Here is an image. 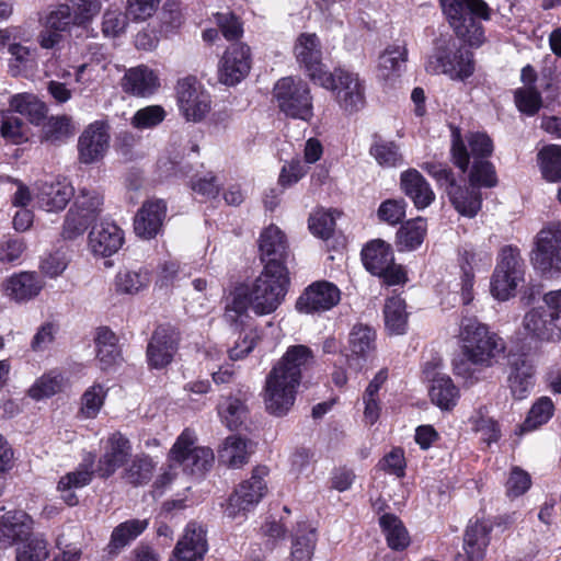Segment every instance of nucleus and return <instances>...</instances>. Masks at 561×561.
Wrapping results in <instances>:
<instances>
[{"mask_svg":"<svg viewBox=\"0 0 561 561\" xmlns=\"http://www.w3.org/2000/svg\"><path fill=\"white\" fill-rule=\"evenodd\" d=\"M362 260L366 270L378 276L389 268L394 257L389 244L381 240H375L363 249Z\"/></svg>","mask_w":561,"mask_h":561,"instance_id":"58836bf2","label":"nucleus"},{"mask_svg":"<svg viewBox=\"0 0 561 561\" xmlns=\"http://www.w3.org/2000/svg\"><path fill=\"white\" fill-rule=\"evenodd\" d=\"M470 153L462 140L454 138L451 147L453 161L462 172L469 165L470 154L473 158L472 169L469 174V182L473 186L493 187L497 183L493 164L486 160L493 151V144L490 137L483 133L471 134L468 137Z\"/></svg>","mask_w":561,"mask_h":561,"instance_id":"7ed1b4c3","label":"nucleus"},{"mask_svg":"<svg viewBox=\"0 0 561 561\" xmlns=\"http://www.w3.org/2000/svg\"><path fill=\"white\" fill-rule=\"evenodd\" d=\"M432 75H445L451 80L465 81L476 70L473 54L451 36L439 37L425 64Z\"/></svg>","mask_w":561,"mask_h":561,"instance_id":"39448f33","label":"nucleus"},{"mask_svg":"<svg viewBox=\"0 0 561 561\" xmlns=\"http://www.w3.org/2000/svg\"><path fill=\"white\" fill-rule=\"evenodd\" d=\"M124 232L114 222L95 225L89 233V247L94 254L111 256L123 245Z\"/></svg>","mask_w":561,"mask_h":561,"instance_id":"a878e982","label":"nucleus"},{"mask_svg":"<svg viewBox=\"0 0 561 561\" xmlns=\"http://www.w3.org/2000/svg\"><path fill=\"white\" fill-rule=\"evenodd\" d=\"M523 328L531 339L561 340V314L547 305L533 308L524 316Z\"/></svg>","mask_w":561,"mask_h":561,"instance_id":"dca6fc26","label":"nucleus"},{"mask_svg":"<svg viewBox=\"0 0 561 561\" xmlns=\"http://www.w3.org/2000/svg\"><path fill=\"white\" fill-rule=\"evenodd\" d=\"M66 3L76 26H84L91 23L102 9L100 0H68Z\"/></svg>","mask_w":561,"mask_h":561,"instance_id":"13d9d810","label":"nucleus"},{"mask_svg":"<svg viewBox=\"0 0 561 561\" xmlns=\"http://www.w3.org/2000/svg\"><path fill=\"white\" fill-rule=\"evenodd\" d=\"M313 352L306 345H291L266 376L264 402L276 416L288 413L296 400L302 373L313 364Z\"/></svg>","mask_w":561,"mask_h":561,"instance_id":"f03ea898","label":"nucleus"},{"mask_svg":"<svg viewBox=\"0 0 561 561\" xmlns=\"http://www.w3.org/2000/svg\"><path fill=\"white\" fill-rule=\"evenodd\" d=\"M219 414L228 428L236 430L247 417V407L242 400L229 397L219 405Z\"/></svg>","mask_w":561,"mask_h":561,"instance_id":"052dcab7","label":"nucleus"},{"mask_svg":"<svg viewBox=\"0 0 561 561\" xmlns=\"http://www.w3.org/2000/svg\"><path fill=\"white\" fill-rule=\"evenodd\" d=\"M175 91L180 113L187 122L198 123L209 113L210 95L195 77L180 79Z\"/></svg>","mask_w":561,"mask_h":561,"instance_id":"4468645a","label":"nucleus"},{"mask_svg":"<svg viewBox=\"0 0 561 561\" xmlns=\"http://www.w3.org/2000/svg\"><path fill=\"white\" fill-rule=\"evenodd\" d=\"M530 262L541 274L561 273V222L543 226L536 236Z\"/></svg>","mask_w":561,"mask_h":561,"instance_id":"9b49d317","label":"nucleus"},{"mask_svg":"<svg viewBox=\"0 0 561 561\" xmlns=\"http://www.w3.org/2000/svg\"><path fill=\"white\" fill-rule=\"evenodd\" d=\"M525 261L517 247L505 245L501 249L491 279V291L499 300L514 296L518 285L524 282Z\"/></svg>","mask_w":561,"mask_h":561,"instance_id":"6e6552de","label":"nucleus"},{"mask_svg":"<svg viewBox=\"0 0 561 561\" xmlns=\"http://www.w3.org/2000/svg\"><path fill=\"white\" fill-rule=\"evenodd\" d=\"M540 169L543 178L550 182L561 181V146L549 145L539 153Z\"/></svg>","mask_w":561,"mask_h":561,"instance_id":"864d4df0","label":"nucleus"},{"mask_svg":"<svg viewBox=\"0 0 561 561\" xmlns=\"http://www.w3.org/2000/svg\"><path fill=\"white\" fill-rule=\"evenodd\" d=\"M400 186L417 209L428 207L435 199V194L428 182L415 169H409L401 173Z\"/></svg>","mask_w":561,"mask_h":561,"instance_id":"7c9ffc66","label":"nucleus"},{"mask_svg":"<svg viewBox=\"0 0 561 561\" xmlns=\"http://www.w3.org/2000/svg\"><path fill=\"white\" fill-rule=\"evenodd\" d=\"M294 56L304 69L308 78L316 84L320 79L328 82L324 64L322 62V49L318 36L314 33H301L294 45Z\"/></svg>","mask_w":561,"mask_h":561,"instance_id":"2eb2a0df","label":"nucleus"},{"mask_svg":"<svg viewBox=\"0 0 561 561\" xmlns=\"http://www.w3.org/2000/svg\"><path fill=\"white\" fill-rule=\"evenodd\" d=\"M388 546L393 550H402L409 545V536L401 520L392 514H383L379 518Z\"/></svg>","mask_w":561,"mask_h":561,"instance_id":"603ef678","label":"nucleus"},{"mask_svg":"<svg viewBox=\"0 0 561 561\" xmlns=\"http://www.w3.org/2000/svg\"><path fill=\"white\" fill-rule=\"evenodd\" d=\"M0 133L4 139L13 144H22L28 138L27 125L10 108L8 112L2 114L0 121Z\"/></svg>","mask_w":561,"mask_h":561,"instance_id":"5fc2aeb1","label":"nucleus"},{"mask_svg":"<svg viewBox=\"0 0 561 561\" xmlns=\"http://www.w3.org/2000/svg\"><path fill=\"white\" fill-rule=\"evenodd\" d=\"M341 291L336 285L320 280L308 286L297 299L296 308L299 312L313 313L332 309L339 304Z\"/></svg>","mask_w":561,"mask_h":561,"instance_id":"6ab92c4d","label":"nucleus"},{"mask_svg":"<svg viewBox=\"0 0 561 561\" xmlns=\"http://www.w3.org/2000/svg\"><path fill=\"white\" fill-rule=\"evenodd\" d=\"M274 98L279 110L287 116L306 122L312 118L313 105L310 88L300 78L279 79L274 87Z\"/></svg>","mask_w":561,"mask_h":561,"instance_id":"9d476101","label":"nucleus"},{"mask_svg":"<svg viewBox=\"0 0 561 561\" xmlns=\"http://www.w3.org/2000/svg\"><path fill=\"white\" fill-rule=\"evenodd\" d=\"M369 154L381 168H400L404 164L400 145L393 140L385 139L378 134L373 135Z\"/></svg>","mask_w":561,"mask_h":561,"instance_id":"4c0bfd02","label":"nucleus"},{"mask_svg":"<svg viewBox=\"0 0 561 561\" xmlns=\"http://www.w3.org/2000/svg\"><path fill=\"white\" fill-rule=\"evenodd\" d=\"M267 473L266 467H256L253 469L251 478L239 484L230 495L225 510V514L229 518L244 517L248 512L259 504L267 491L264 481Z\"/></svg>","mask_w":561,"mask_h":561,"instance_id":"f8f14e48","label":"nucleus"},{"mask_svg":"<svg viewBox=\"0 0 561 561\" xmlns=\"http://www.w3.org/2000/svg\"><path fill=\"white\" fill-rule=\"evenodd\" d=\"M290 559L291 561H311L317 542V528L309 522H299L290 535Z\"/></svg>","mask_w":561,"mask_h":561,"instance_id":"2f4dec72","label":"nucleus"},{"mask_svg":"<svg viewBox=\"0 0 561 561\" xmlns=\"http://www.w3.org/2000/svg\"><path fill=\"white\" fill-rule=\"evenodd\" d=\"M48 557V543L42 536H32L15 550V561H46Z\"/></svg>","mask_w":561,"mask_h":561,"instance_id":"6e6d98bb","label":"nucleus"},{"mask_svg":"<svg viewBox=\"0 0 561 561\" xmlns=\"http://www.w3.org/2000/svg\"><path fill=\"white\" fill-rule=\"evenodd\" d=\"M43 139L50 144L65 141L72 135L71 121L66 115L51 116L43 123Z\"/></svg>","mask_w":561,"mask_h":561,"instance_id":"4d7b16f0","label":"nucleus"},{"mask_svg":"<svg viewBox=\"0 0 561 561\" xmlns=\"http://www.w3.org/2000/svg\"><path fill=\"white\" fill-rule=\"evenodd\" d=\"M195 440L194 432L184 430L170 450V459L182 466L184 471L199 474L211 467L214 453L208 447L195 446Z\"/></svg>","mask_w":561,"mask_h":561,"instance_id":"ddd939ff","label":"nucleus"},{"mask_svg":"<svg viewBox=\"0 0 561 561\" xmlns=\"http://www.w3.org/2000/svg\"><path fill=\"white\" fill-rule=\"evenodd\" d=\"M9 107L24 116L31 124L39 126L47 118V105L33 93H18L10 98Z\"/></svg>","mask_w":561,"mask_h":561,"instance_id":"c9c22d12","label":"nucleus"},{"mask_svg":"<svg viewBox=\"0 0 561 561\" xmlns=\"http://www.w3.org/2000/svg\"><path fill=\"white\" fill-rule=\"evenodd\" d=\"M259 251L264 267L274 265V270H287L289 248L285 233L275 225H270L260 234Z\"/></svg>","mask_w":561,"mask_h":561,"instance_id":"aec40b11","label":"nucleus"},{"mask_svg":"<svg viewBox=\"0 0 561 561\" xmlns=\"http://www.w3.org/2000/svg\"><path fill=\"white\" fill-rule=\"evenodd\" d=\"M348 348L351 351V355L347 356L348 365L356 369L360 368V360H365L376 348L374 329L360 323L354 325L350 333Z\"/></svg>","mask_w":561,"mask_h":561,"instance_id":"c756f323","label":"nucleus"},{"mask_svg":"<svg viewBox=\"0 0 561 561\" xmlns=\"http://www.w3.org/2000/svg\"><path fill=\"white\" fill-rule=\"evenodd\" d=\"M473 428L481 433L482 438L489 445L496 443L501 437V431L496 421L482 414L478 411L476 415L471 416Z\"/></svg>","mask_w":561,"mask_h":561,"instance_id":"338daca9","label":"nucleus"},{"mask_svg":"<svg viewBox=\"0 0 561 561\" xmlns=\"http://www.w3.org/2000/svg\"><path fill=\"white\" fill-rule=\"evenodd\" d=\"M554 412V404L549 397H540L530 408L525 421L516 428V434L535 431L548 423Z\"/></svg>","mask_w":561,"mask_h":561,"instance_id":"c03bdc74","label":"nucleus"},{"mask_svg":"<svg viewBox=\"0 0 561 561\" xmlns=\"http://www.w3.org/2000/svg\"><path fill=\"white\" fill-rule=\"evenodd\" d=\"M493 524L490 520L470 522L463 539V548L470 561H481L491 540Z\"/></svg>","mask_w":561,"mask_h":561,"instance_id":"473e14b6","label":"nucleus"},{"mask_svg":"<svg viewBox=\"0 0 561 561\" xmlns=\"http://www.w3.org/2000/svg\"><path fill=\"white\" fill-rule=\"evenodd\" d=\"M328 82L320 79L316 84L332 91L339 106L347 112L355 113L365 105V84L355 72L343 68H335L333 72L325 73Z\"/></svg>","mask_w":561,"mask_h":561,"instance_id":"1a4fd4ad","label":"nucleus"},{"mask_svg":"<svg viewBox=\"0 0 561 561\" xmlns=\"http://www.w3.org/2000/svg\"><path fill=\"white\" fill-rule=\"evenodd\" d=\"M444 14L456 35L471 47L485 42L482 24L476 18L490 19V8L483 0H440Z\"/></svg>","mask_w":561,"mask_h":561,"instance_id":"20e7f679","label":"nucleus"},{"mask_svg":"<svg viewBox=\"0 0 561 561\" xmlns=\"http://www.w3.org/2000/svg\"><path fill=\"white\" fill-rule=\"evenodd\" d=\"M427 225L424 218L417 217L403 224L397 232V247L400 251H412L419 248L426 234Z\"/></svg>","mask_w":561,"mask_h":561,"instance_id":"a18cd8bd","label":"nucleus"},{"mask_svg":"<svg viewBox=\"0 0 561 561\" xmlns=\"http://www.w3.org/2000/svg\"><path fill=\"white\" fill-rule=\"evenodd\" d=\"M517 108L528 115H535L542 105L541 94L531 87L519 88L514 93Z\"/></svg>","mask_w":561,"mask_h":561,"instance_id":"e2e57ef3","label":"nucleus"},{"mask_svg":"<svg viewBox=\"0 0 561 561\" xmlns=\"http://www.w3.org/2000/svg\"><path fill=\"white\" fill-rule=\"evenodd\" d=\"M103 195L95 188H80L71 209L93 221L102 211Z\"/></svg>","mask_w":561,"mask_h":561,"instance_id":"8fccbe9b","label":"nucleus"},{"mask_svg":"<svg viewBox=\"0 0 561 561\" xmlns=\"http://www.w3.org/2000/svg\"><path fill=\"white\" fill-rule=\"evenodd\" d=\"M289 284L287 270H274V265L264 267L249 287L250 305L257 316L274 312L283 302Z\"/></svg>","mask_w":561,"mask_h":561,"instance_id":"423d86ee","label":"nucleus"},{"mask_svg":"<svg viewBox=\"0 0 561 561\" xmlns=\"http://www.w3.org/2000/svg\"><path fill=\"white\" fill-rule=\"evenodd\" d=\"M127 12L123 13L119 10H106L102 18V34L108 38L118 37L126 30Z\"/></svg>","mask_w":561,"mask_h":561,"instance_id":"69168bd1","label":"nucleus"},{"mask_svg":"<svg viewBox=\"0 0 561 561\" xmlns=\"http://www.w3.org/2000/svg\"><path fill=\"white\" fill-rule=\"evenodd\" d=\"M248 458L249 453L244 438L231 435L225 439L224 446L219 451L220 461L231 468H240L248 462Z\"/></svg>","mask_w":561,"mask_h":561,"instance_id":"de8ad7c7","label":"nucleus"},{"mask_svg":"<svg viewBox=\"0 0 561 561\" xmlns=\"http://www.w3.org/2000/svg\"><path fill=\"white\" fill-rule=\"evenodd\" d=\"M165 111L160 105H149L139 108L131 118V125L137 129L153 128L165 118Z\"/></svg>","mask_w":561,"mask_h":561,"instance_id":"680f3d73","label":"nucleus"},{"mask_svg":"<svg viewBox=\"0 0 561 561\" xmlns=\"http://www.w3.org/2000/svg\"><path fill=\"white\" fill-rule=\"evenodd\" d=\"M32 519L23 511H11L0 519V546L5 548L31 538Z\"/></svg>","mask_w":561,"mask_h":561,"instance_id":"bb28decb","label":"nucleus"},{"mask_svg":"<svg viewBox=\"0 0 561 561\" xmlns=\"http://www.w3.org/2000/svg\"><path fill=\"white\" fill-rule=\"evenodd\" d=\"M251 69V50L243 43H233L227 47L219 62V78L226 85L241 82Z\"/></svg>","mask_w":561,"mask_h":561,"instance_id":"f3484780","label":"nucleus"},{"mask_svg":"<svg viewBox=\"0 0 561 561\" xmlns=\"http://www.w3.org/2000/svg\"><path fill=\"white\" fill-rule=\"evenodd\" d=\"M208 550L206 530L196 523H188L175 545L169 561H199Z\"/></svg>","mask_w":561,"mask_h":561,"instance_id":"5701e85b","label":"nucleus"},{"mask_svg":"<svg viewBox=\"0 0 561 561\" xmlns=\"http://www.w3.org/2000/svg\"><path fill=\"white\" fill-rule=\"evenodd\" d=\"M123 87L126 92L134 95L148 96L159 88V78L153 70L141 65L125 73Z\"/></svg>","mask_w":561,"mask_h":561,"instance_id":"e433bc0d","label":"nucleus"},{"mask_svg":"<svg viewBox=\"0 0 561 561\" xmlns=\"http://www.w3.org/2000/svg\"><path fill=\"white\" fill-rule=\"evenodd\" d=\"M149 283L148 271L123 270L115 277V290L119 294L135 295L146 288Z\"/></svg>","mask_w":561,"mask_h":561,"instance_id":"3c124183","label":"nucleus"},{"mask_svg":"<svg viewBox=\"0 0 561 561\" xmlns=\"http://www.w3.org/2000/svg\"><path fill=\"white\" fill-rule=\"evenodd\" d=\"M106 398V389L101 383L89 387L81 397L80 413L85 419H94L102 409Z\"/></svg>","mask_w":561,"mask_h":561,"instance_id":"bf43d9fd","label":"nucleus"},{"mask_svg":"<svg viewBox=\"0 0 561 561\" xmlns=\"http://www.w3.org/2000/svg\"><path fill=\"white\" fill-rule=\"evenodd\" d=\"M110 126L105 121L88 125L78 140L79 160L91 164L101 160L110 147Z\"/></svg>","mask_w":561,"mask_h":561,"instance_id":"a211bd4d","label":"nucleus"},{"mask_svg":"<svg viewBox=\"0 0 561 561\" xmlns=\"http://www.w3.org/2000/svg\"><path fill=\"white\" fill-rule=\"evenodd\" d=\"M179 333L170 325L158 327L147 346L150 367L160 369L168 366L178 351Z\"/></svg>","mask_w":561,"mask_h":561,"instance_id":"412c9836","label":"nucleus"},{"mask_svg":"<svg viewBox=\"0 0 561 561\" xmlns=\"http://www.w3.org/2000/svg\"><path fill=\"white\" fill-rule=\"evenodd\" d=\"M457 336L460 354L453 360V370L466 386H473L486 378V369L497 363L505 343L477 317H462Z\"/></svg>","mask_w":561,"mask_h":561,"instance_id":"f257e3e1","label":"nucleus"},{"mask_svg":"<svg viewBox=\"0 0 561 561\" xmlns=\"http://www.w3.org/2000/svg\"><path fill=\"white\" fill-rule=\"evenodd\" d=\"M94 457L89 455L82 463L73 471L64 474L57 484V491L60 494V499L68 506H76L79 503V499L76 494V490L82 489L90 484L92 481L94 470Z\"/></svg>","mask_w":561,"mask_h":561,"instance_id":"b1692460","label":"nucleus"},{"mask_svg":"<svg viewBox=\"0 0 561 561\" xmlns=\"http://www.w3.org/2000/svg\"><path fill=\"white\" fill-rule=\"evenodd\" d=\"M508 387L517 400L526 398L535 385V367L524 356L510 360Z\"/></svg>","mask_w":561,"mask_h":561,"instance_id":"c85d7f7f","label":"nucleus"},{"mask_svg":"<svg viewBox=\"0 0 561 561\" xmlns=\"http://www.w3.org/2000/svg\"><path fill=\"white\" fill-rule=\"evenodd\" d=\"M66 385L67 378L65 375L59 369L54 368L38 377L27 393L34 400H42L62 391Z\"/></svg>","mask_w":561,"mask_h":561,"instance_id":"79ce46f5","label":"nucleus"},{"mask_svg":"<svg viewBox=\"0 0 561 561\" xmlns=\"http://www.w3.org/2000/svg\"><path fill=\"white\" fill-rule=\"evenodd\" d=\"M405 301L399 296L390 297L383 307L385 325L390 334H404L408 328Z\"/></svg>","mask_w":561,"mask_h":561,"instance_id":"49530a36","label":"nucleus"},{"mask_svg":"<svg viewBox=\"0 0 561 561\" xmlns=\"http://www.w3.org/2000/svg\"><path fill=\"white\" fill-rule=\"evenodd\" d=\"M148 519H128L117 525L108 542V552L117 554L122 549L128 546L133 540L140 536L148 527Z\"/></svg>","mask_w":561,"mask_h":561,"instance_id":"ea45409f","label":"nucleus"},{"mask_svg":"<svg viewBox=\"0 0 561 561\" xmlns=\"http://www.w3.org/2000/svg\"><path fill=\"white\" fill-rule=\"evenodd\" d=\"M73 193V187L67 182H44L37 186L35 199L39 208L59 211L67 206Z\"/></svg>","mask_w":561,"mask_h":561,"instance_id":"cd10ccee","label":"nucleus"},{"mask_svg":"<svg viewBox=\"0 0 561 561\" xmlns=\"http://www.w3.org/2000/svg\"><path fill=\"white\" fill-rule=\"evenodd\" d=\"M408 50L403 45H393L386 48L379 56L378 77L382 80H391L399 77L407 61Z\"/></svg>","mask_w":561,"mask_h":561,"instance_id":"37998d69","label":"nucleus"},{"mask_svg":"<svg viewBox=\"0 0 561 561\" xmlns=\"http://www.w3.org/2000/svg\"><path fill=\"white\" fill-rule=\"evenodd\" d=\"M335 227L333 213L323 209L316 210L309 217V229L312 234L323 240H328Z\"/></svg>","mask_w":561,"mask_h":561,"instance_id":"0e129e2a","label":"nucleus"},{"mask_svg":"<svg viewBox=\"0 0 561 561\" xmlns=\"http://www.w3.org/2000/svg\"><path fill=\"white\" fill-rule=\"evenodd\" d=\"M43 289V282L36 273L22 272L7 279L5 295L16 301L24 302L35 298Z\"/></svg>","mask_w":561,"mask_h":561,"instance_id":"f704fd0d","label":"nucleus"},{"mask_svg":"<svg viewBox=\"0 0 561 561\" xmlns=\"http://www.w3.org/2000/svg\"><path fill=\"white\" fill-rule=\"evenodd\" d=\"M75 25L72 16L67 3H61L55 9L49 11L45 18V27L53 28L55 31L66 32Z\"/></svg>","mask_w":561,"mask_h":561,"instance_id":"774afa93","label":"nucleus"},{"mask_svg":"<svg viewBox=\"0 0 561 561\" xmlns=\"http://www.w3.org/2000/svg\"><path fill=\"white\" fill-rule=\"evenodd\" d=\"M167 215V204L162 199H149L137 211L134 219L135 233L146 240L154 238L161 230Z\"/></svg>","mask_w":561,"mask_h":561,"instance_id":"393cba45","label":"nucleus"},{"mask_svg":"<svg viewBox=\"0 0 561 561\" xmlns=\"http://www.w3.org/2000/svg\"><path fill=\"white\" fill-rule=\"evenodd\" d=\"M423 169L445 188L453 206L462 216L473 218L482 205V197L478 186H460L456 183L453 171L439 162H426Z\"/></svg>","mask_w":561,"mask_h":561,"instance_id":"0eeeda50","label":"nucleus"},{"mask_svg":"<svg viewBox=\"0 0 561 561\" xmlns=\"http://www.w3.org/2000/svg\"><path fill=\"white\" fill-rule=\"evenodd\" d=\"M156 463L148 455H136L124 470L125 480L133 485L148 483L153 474Z\"/></svg>","mask_w":561,"mask_h":561,"instance_id":"09e8293b","label":"nucleus"},{"mask_svg":"<svg viewBox=\"0 0 561 561\" xmlns=\"http://www.w3.org/2000/svg\"><path fill=\"white\" fill-rule=\"evenodd\" d=\"M129 453V440L121 433L112 434L108 438V448L99 460L96 469L99 476L111 477L126 461Z\"/></svg>","mask_w":561,"mask_h":561,"instance_id":"72a5a7b5","label":"nucleus"},{"mask_svg":"<svg viewBox=\"0 0 561 561\" xmlns=\"http://www.w3.org/2000/svg\"><path fill=\"white\" fill-rule=\"evenodd\" d=\"M96 357L100 360L103 370L108 369L115 365L119 357L121 352L117 345V337L108 328H99L95 336Z\"/></svg>","mask_w":561,"mask_h":561,"instance_id":"a19ab883","label":"nucleus"},{"mask_svg":"<svg viewBox=\"0 0 561 561\" xmlns=\"http://www.w3.org/2000/svg\"><path fill=\"white\" fill-rule=\"evenodd\" d=\"M438 363H426L423 368L425 377L432 381L430 397L432 402L442 410H451L459 398V390L451 378L440 371H436Z\"/></svg>","mask_w":561,"mask_h":561,"instance_id":"4be33fe9","label":"nucleus"}]
</instances>
